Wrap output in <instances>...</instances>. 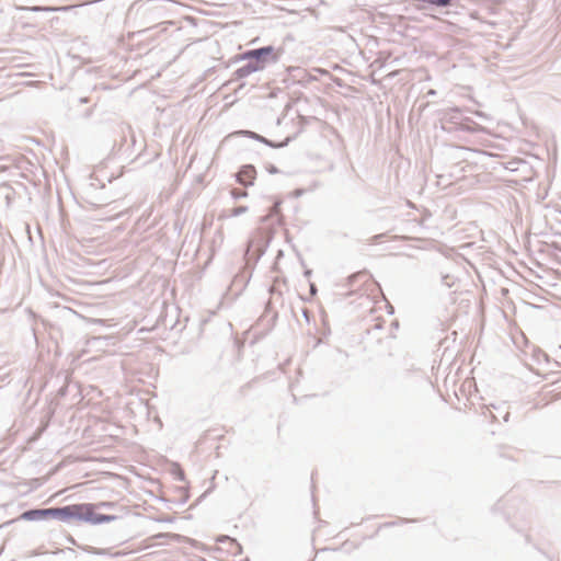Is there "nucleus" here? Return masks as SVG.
I'll list each match as a JSON object with an SVG mask.
<instances>
[{"label":"nucleus","mask_w":561,"mask_h":561,"mask_svg":"<svg viewBox=\"0 0 561 561\" xmlns=\"http://www.w3.org/2000/svg\"><path fill=\"white\" fill-rule=\"evenodd\" d=\"M21 519L27 522L47 520L55 518L65 523L71 520L100 525L117 519L116 515L94 513L92 503L71 504L61 507L32 508L23 512Z\"/></svg>","instance_id":"f257e3e1"},{"label":"nucleus","mask_w":561,"mask_h":561,"mask_svg":"<svg viewBox=\"0 0 561 561\" xmlns=\"http://www.w3.org/2000/svg\"><path fill=\"white\" fill-rule=\"evenodd\" d=\"M240 59H254V62H260L266 67L268 64H275L278 60V55L275 53L273 46H263L255 49L244 51Z\"/></svg>","instance_id":"f03ea898"},{"label":"nucleus","mask_w":561,"mask_h":561,"mask_svg":"<svg viewBox=\"0 0 561 561\" xmlns=\"http://www.w3.org/2000/svg\"><path fill=\"white\" fill-rule=\"evenodd\" d=\"M255 175V168L252 164H245L237 173V181L244 186L253 185Z\"/></svg>","instance_id":"7ed1b4c3"},{"label":"nucleus","mask_w":561,"mask_h":561,"mask_svg":"<svg viewBox=\"0 0 561 561\" xmlns=\"http://www.w3.org/2000/svg\"><path fill=\"white\" fill-rule=\"evenodd\" d=\"M238 134H242L249 138L255 139L256 141H260V142H262L268 147H272V148H280V147L287 146V144L289 142V138H287L284 142L275 144L274 141H272L254 131H251V130H241Z\"/></svg>","instance_id":"20e7f679"},{"label":"nucleus","mask_w":561,"mask_h":561,"mask_svg":"<svg viewBox=\"0 0 561 561\" xmlns=\"http://www.w3.org/2000/svg\"><path fill=\"white\" fill-rule=\"evenodd\" d=\"M76 8V5H64V7H20L19 10L32 11V12H68Z\"/></svg>","instance_id":"39448f33"},{"label":"nucleus","mask_w":561,"mask_h":561,"mask_svg":"<svg viewBox=\"0 0 561 561\" xmlns=\"http://www.w3.org/2000/svg\"><path fill=\"white\" fill-rule=\"evenodd\" d=\"M254 71L251 70V68L249 67L248 64L243 65L242 67L238 68L234 72H233V77L238 80L240 79H243V78H247L249 77L250 75H252Z\"/></svg>","instance_id":"423d86ee"},{"label":"nucleus","mask_w":561,"mask_h":561,"mask_svg":"<svg viewBox=\"0 0 561 561\" xmlns=\"http://www.w3.org/2000/svg\"><path fill=\"white\" fill-rule=\"evenodd\" d=\"M245 60L248 61L247 64L249 65L251 70H253L254 72L261 71L265 68L264 65H262L260 62H257V64L254 62V59H245Z\"/></svg>","instance_id":"0eeeda50"},{"label":"nucleus","mask_w":561,"mask_h":561,"mask_svg":"<svg viewBox=\"0 0 561 561\" xmlns=\"http://www.w3.org/2000/svg\"><path fill=\"white\" fill-rule=\"evenodd\" d=\"M279 205L280 203H275L272 207H271V211L268 215L262 217V221H266L270 217L274 216V215H277L279 213Z\"/></svg>","instance_id":"6e6552de"},{"label":"nucleus","mask_w":561,"mask_h":561,"mask_svg":"<svg viewBox=\"0 0 561 561\" xmlns=\"http://www.w3.org/2000/svg\"><path fill=\"white\" fill-rule=\"evenodd\" d=\"M231 195L234 199L243 198L248 195L247 191L234 188L231 191Z\"/></svg>","instance_id":"1a4fd4ad"},{"label":"nucleus","mask_w":561,"mask_h":561,"mask_svg":"<svg viewBox=\"0 0 561 561\" xmlns=\"http://www.w3.org/2000/svg\"><path fill=\"white\" fill-rule=\"evenodd\" d=\"M95 508H112L115 504L113 502H100L98 504H92Z\"/></svg>","instance_id":"9d476101"},{"label":"nucleus","mask_w":561,"mask_h":561,"mask_svg":"<svg viewBox=\"0 0 561 561\" xmlns=\"http://www.w3.org/2000/svg\"><path fill=\"white\" fill-rule=\"evenodd\" d=\"M248 211L247 206H239L232 209V216H240Z\"/></svg>","instance_id":"9b49d317"},{"label":"nucleus","mask_w":561,"mask_h":561,"mask_svg":"<svg viewBox=\"0 0 561 561\" xmlns=\"http://www.w3.org/2000/svg\"><path fill=\"white\" fill-rule=\"evenodd\" d=\"M366 276V273L365 272H359L357 274H353L348 277V280H350V284H353L355 282V279H357L358 277H364Z\"/></svg>","instance_id":"f8f14e48"},{"label":"nucleus","mask_w":561,"mask_h":561,"mask_svg":"<svg viewBox=\"0 0 561 561\" xmlns=\"http://www.w3.org/2000/svg\"><path fill=\"white\" fill-rule=\"evenodd\" d=\"M310 294L314 296L317 294V287L313 283H310Z\"/></svg>","instance_id":"ddd939ff"},{"label":"nucleus","mask_w":561,"mask_h":561,"mask_svg":"<svg viewBox=\"0 0 561 561\" xmlns=\"http://www.w3.org/2000/svg\"><path fill=\"white\" fill-rule=\"evenodd\" d=\"M267 170H268V172H270V173H272V174H275V173H277V172H278V169H277L276 167H274V165H271Z\"/></svg>","instance_id":"4468645a"},{"label":"nucleus","mask_w":561,"mask_h":561,"mask_svg":"<svg viewBox=\"0 0 561 561\" xmlns=\"http://www.w3.org/2000/svg\"><path fill=\"white\" fill-rule=\"evenodd\" d=\"M310 275H311V271H310V270H307V271L305 272V276L309 277Z\"/></svg>","instance_id":"2eb2a0df"},{"label":"nucleus","mask_w":561,"mask_h":561,"mask_svg":"<svg viewBox=\"0 0 561 561\" xmlns=\"http://www.w3.org/2000/svg\"><path fill=\"white\" fill-rule=\"evenodd\" d=\"M428 94L434 95V94H436V92H435V90H430Z\"/></svg>","instance_id":"dca6fc26"},{"label":"nucleus","mask_w":561,"mask_h":561,"mask_svg":"<svg viewBox=\"0 0 561 561\" xmlns=\"http://www.w3.org/2000/svg\"><path fill=\"white\" fill-rule=\"evenodd\" d=\"M375 328H376V329H381V325H380L379 323H377V324L375 325Z\"/></svg>","instance_id":"f3484780"}]
</instances>
